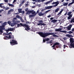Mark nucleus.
<instances>
[{"label": "nucleus", "mask_w": 74, "mask_h": 74, "mask_svg": "<svg viewBox=\"0 0 74 74\" xmlns=\"http://www.w3.org/2000/svg\"><path fill=\"white\" fill-rule=\"evenodd\" d=\"M38 34L40 35L41 37H42L45 38L47 36H49V35H53V37H58V36L55 35L56 34V33H55L48 32L44 33L43 32H39L38 33Z\"/></svg>", "instance_id": "f257e3e1"}, {"label": "nucleus", "mask_w": 74, "mask_h": 74, "mask_svg": "<svg viewBox=\"0 0 74 74\" xmlns=\"http://www.w3.org/2000/svg\"><path fill=\"white\" fill-rule=\"evenodd\" d=\"M10 31V29H8L6 30L7 32V34L5 33H4L3 34L4 35H9V36L8 37L7 36H5V37L3 38V39L4 40H8L9 38H14V36H12V37H11V36H12V33L11 32H10L9 33H8V32Z\"/></svg>", "instance_id": "f03ea898"}, {"label": "nucleus", "mask_w": 74, "mask_h": 74, "mask_svg": "<svg viewBox=\"0 0 74 74\" xmlns=\"http://www.w3.org/2000/svg\"><path fill=\"white\" fill-rule=\"evenodd\" d=\"M7 25V22H5L3 23L2 25V26H1L0 27V34H1L3 33V30H4V26H5Z\"/></svg>", "instance_id": "7ed1b4c3"}, {"label": "nucleus", "mask_w": 74, "mask_h": 74, "mask_svg": "<svg viewBox=\"0 0 74 74\" xmlns=\"http://www.w3.org/2000/svg\"><path fill=\"white\" fill-rule=\"evenodd\" d=\"M70 42L71 43L70 45L69 46L70 48H71L72 47L74 48V43L73 44L74 42V39L71 38L70 39Z\"/></svg>", "instance_id": "20e7f679"}, {"label": "nucleus", "mask_w": 74, "mask_h": 74, "mask_svg": "<svg viewBox=\"0 0 74 74\" xmlns=\"http://www.w3.org/2000/svg\"><path fill=\"white\" fill-rule=\"evenodd\" d=\"M10 43L12 45H15V44H18V42L12 39L10 40Z\"/></svg>", "instance_id": "39448f33"}, {"label": "nucleus", "mask_w": 74, "mask_h": 74, "mask_svg": "<svg viewBox=\"0 0 74 74\" xmlns=\"http://www.w3.org/2000/svg\"><path fill=\"white\" fill-rule=\"evenodd\" d=\"M62 29L60 28L59 29H55V31H56V32H60V33H66V31H62Z\"/></svg>", "instance_id": "423d86ee"}, {"label": "nucleus", "mask_w": 74, "mask_h": 74, "mask_svg": "<svg viewBox=\"0 0 74 74\" xmlns=\"http://www.w3.org/2000/svg\"><path fill=\"white\" fill-rule=\"evenodd\" d=\"M8 23L9 25H10L12 27L14 26L15 25H16V24H17V23L16 22L11 23V21H8Z\"/></svg>", "instance_id": "0eeeda50"}, {"label": "nucleus", "mask_w": 74, "mask_h": 74, "mask_svg": "<svg viewBox=\"0 0 74 74\" xmlns=\"http://www.w3.org/2000/svg\"><path fill=\"white\" fill-rule=\"evenodd\" d=\"M59 4V1H57V2H54L52 3V4H55L53 5V7H56L58 6V5Z\"/></svg>", "instance_id": "6e6552de"}, {"label": "nucleus", "mask_w": 74, "mask_h": 74, "mask_svg": "<svg viewBox=\"0 0 74 74\" xmlns=\"http://www.w3.org/2000/svg\"><path fill=\"white\" fill-rule=\"evenodd\" d=\"M52 1H53V0H50L48 2H45V4H46V5H47V4H49L50 3H51L52 2Z\"/></svg>", "instance_id": "1a4fd4ad"}, {"label": "nucleus", "mask_w": 74, "mask_h": 74, "mask_svg": "<svg viewBox=\"0 0 74 74\" xmlns=\"http://www.w3.org/2000/svg\"><path fill=\"white\" fill-rule=\"evenodd\" d=\"M58 45H59V43L58 42H56L55 43H54V45L53 46H52L51 47H52V48H54V47H55V46Z\"/></svg>", "instance_id": "9d476101"}, {"label": "nucleus", "mask_w": 74, "mask_h": 74, "mask_svg": "<svg viewBox=\"0 0 74 74\" xmlns=\"http://www.w3.org/2000/svg\"><path fill=\"white\" fill-rule=\"evenodd\" d=\"M33 11H34V10L28 11L26 13V14H27V15H29V14H32V12H33Z\"/></svg>", "instance_id": "9b49d317"}, {"label": "nucleus", "mask_w": 74, "mask_h": 74, "mask_svg": "<svg viewBox=\"0 0 74 74\" xmlns=\"http://www.w3.org/2000/svg\"><path fill=\"white\" fill-rule=\"evenodd\" d=\"M51 8H52V6H47L45 8L46 10H49V9H51Z\"/></svg>", "instance_id": "f8f14e48"}, {"label": "nucleus", "mask_w": 74, "mask_h": 74, "mask_svg": "<svg viewBox=\"0 0 74 74\" xmlns=\"http://www.w3.org/2000/svg\"><path fill=\"white\" fill-rule=\"evenodd\" d=\"M37 12L35 14H31L29 15V18H31V17H34L36 15V14H37Z\"/></svg>", "instance_id": "ddd939ff"}, {"label": "nucleus", "mask_w": 74, "mask_h": 74, "mask_svg": "<svg viewBox=\"0 0 74 74\" xmlns=\"http://www.w3.org/2000/svg\"><path fill=\"white\" fill-rule=\"evenodd\" d=\"M38 15L39 16H42L43 15H44V13H42V12H40L38 13Z\"/></svg>", "instance_id": "4468645a"}, {"label": "nucleus", "mask_w": 74, "mask_h": 74, "mask_svg": "<svg viewBox=\"0 0 74 74\" xmlns=\"http://www.w3.org/2000/svg\"><path fill=\"white\" fill-rule=\"evenodd\" d=\"M66 36L67 37H69V38H70V37H73V36L71 35L67 34V35H66Z\"/></svg>", "instance_id": "2eb2a0df"}, {"label": "nucleus", "mask_w": 74, "mask_h": 74, "mask_svg": "<svg viewBox=\"0 0 74 74\" xmlns=\"http://www.w3.org/2000/svg\"><path fill=\"white\" fill-rule=\"evenodd\" d=\"M57 22V20L54 19L52 20L51 21V22H53V23H55V22Z\"/></svg>", "instance_id": "dca6fc26"}, {"label": "nucleus", "mask_w": 74, "mask_h": 74, "mask_svg": "<svg viewBox=\"0 0 74 74\" xmlns=\"http://www.w3.org/2000/svg\"><path fill=\"white\" fill-rule=\"evenodd\" d=\"M25 27H26L28 30H30V28H29V27H28V25H27L26 24H25Z\"/></svg>", "instance_id": "f3484780"}, {"label": "nucleus", "mask_w": 74, "mask_h": 74, "mask_svg": "<svg viewBox=\"0 0 74 74\" xmlns=\"http://www.w3.org/2000/svg\"><path fill=\"white\" fill-rule=\"evenodd\" d=\"M18 12L19 13H21L22 12V9H18Z\"/></svg>", "instance_id": "a211bd4d"}, {"label": "nucleus", "mask_w": 74, "mask_h": 74, "mask_svg": "<svg viewBox=\"0 0 74 74\" xmlns=\"http://www.w3.org/2000/svg\"><path fill=\"white\" fill-rule=\"evenodd\" d=\"M16 18H18V19H20L22 18L21 16H19V15H16Z\"/></svg>", "instance_id": "6ab92c4d"}, {"label": "nucleus", "mask_w": 74, "mask_h": 74, "mask_svg": "<svg viewBox=\"0 0 74 74\" xmlns=\"http://www.w3.org/2000/svg\"><path fill=\"white\" fill-rule=\"evenodd\" d=\"M8 5L9 6H10V7H14V5L11 4L10 3L8 4Z\"/></svg>", "instance_id": "aec40b11"}, {"label": "nucleus", "mask_w": 74, "mask_h": 74, "mask_svg": "<svg viewBox=\"0 0 74 74\" xmlns=\"http://www.w3.org/2000/svg\"><path fill=\"white\" fill-rule=\"evenodd\" d=\"M63 10H61L60 11V12H59V13H58V15H60V14H62V12H63Z\"/></svg>", "instance_id": "412c9836"}, {"label": "nucleus", "mask_w": 74, "mask_h": 74, "mask_svg": "<svg viewBox=\"0 0 74 74\" xmlns=\"http://www.w3.org/2000/svg\"><path fill=\"white\" fill-rule=\"evenodd\" d=\"M1 4H3V3L0 4V7H1V8H5V7L2 6L1 5Z\"/></svg>", "instance_id": "4be33fe9"}, {"label": "nucleus", "mask_w": 74, "mask_h": 74, "mask_svg": "<svg viewBox=\"0 0 74 74\" xmlns=\"http://www.w3.org/2000/svg\"><path fill=\"white\" fill-rule=\"evenodd\" d=\"M9 30L10 31H13L14 30V28H9Z\"/></svg>", "instance_id": "5701e85b"}, {"label": "nucleus", "mask_w": 74, "mask_h": 74, "mask_svg": "<svg viewBox=\"0 0 74 74\" xmlns=\"http://www.w3.org/2000/svg\"><path fill=\"white\" fill-rule=\"evenodd\" d=\"M59 10V8H57L56 10L55 11V12H58V11Z\"/></svg>", "instance_id": "b1692460"}, {"label": "nucleus", "mask_w": 74, "mask_h": 74, "mask_svg": "<svg viewBox=\"0 0 74 74\" xmlns=\"http://www.w3.org/2000/svg\"><path fill=\"white\" fill-rule=\"evenodd\" d=\"M70 22H71V23H72V22H73L74 23V18L72 19L71 21H70Z\"/></svg>", "instance_id": "393cba45"}, {"label": "nucleus", "mask_w": 74, "mask_h": 74, "mask_svg": "<svg viewBox=\"0 0 74 74\" xmlns=\"http://www.w3.org/2000/svg\"><path fill=\"white\" fill-rule=\"evenodd\" d=\"M68 33H69V34H72V33H73V32L71 31L68 32Z\"/></svg>", "instance_id": "a878e982"}, {"label": "nucleus", "mask_w": 74, "mask_h": 74, "mask_svg": "<svg viewBox=\"0 0 74 74\" xmlns=\"http://www.w3.org/2000/svg\"><path fill=\"white\" fill-rule=\"evenodd\" d=\"M44 25V24H42V23H40L38 24V26H39V25Z\"/></svg>", "instance_id": "bb28decb"}, {"label": "nucleus", "mask_w": 74, "mask_h": 74, "mask_svg": "<svg viewBox=\"0 0 74 74\" xmlns=\"http://www.w3.org/2000/svg\"><path fill=\"white\" fill-rule=\"evenodd\" d=\"M68 4V3H65L64 4V6H66Z\"/></svg>", "instance_id": "cd10ccee"}, {"label": "nucleus", "mask_w": 74, "mask_h": 74, "mask_svg": "<svg viewBox=\"0 0 74 74\" xmlns=\"http://www.w3.org/2000/svg\"><path fill=\"white\" fill-rule=\"evenodd\" d=\"M20 19V21H21L22 22H24V21H23V19H22V17Z\"/></svg>", "instance_id": "c85d7f7f"}, {"label": "nucleus", "mask_w": 74, "mask_h": 74, "mask_svg": "<svg viewBox=\"0 0 74 74\" xmlns=\"http://www.w3.org/2000/svg\"><path fill=\"white\" fill-rule=\"evenodd\" d=\"M49 11H51V10H47V11H46L45 12V14H47V13L49 12Z\"/></svg>", "instance_id": "c756f323"}, {"label": "nucleus", "mask_w": 74, "mask_h": 74, "mask_svg": "<svg viewBox=\"0 0 74 74\" xmlns=\"http://www.w3.org/2000/svg\"><path fill=\"white\" fill-rule=\"evenodd\" d=\"M71 13H72V12H68V14H67V15H71L70 14H71Z\"/></svg>", "instance_id": "7c9ffc66"}, {"label": "nucleus", "mask_w": 74, "mask_h": 74, "mask_svg": "<svg viewBox=\"0 0 74 74\" xmlns=\"http://www.w3.org/2000/svg\"><path fill=\"white\" fill-rule=\"evenodd\" d=\"M67 29L68 30H71V28H70V27H67Z\"/></svg>", "instance_id": "2f4dec72"}, {"label": "nucleus", "mask_w": 74, "mask_h": 74, "mask_svg": "<svg viewBox=\"0 0 74 74\" xmlns=\"http://www.w3.org/2000/svg\"><path fill=\"white\" fill-rule=\"evenodd\" d=\"M39 22L40 23H43V22L42 21V20H40L39 21Z\"/></svg>", "instance_id": "473e14b6"}, {"label": "nucleus", "mask_w": 74, "mask_h": 74, "mask_svg": "<svg viewBox=\"0 0 74 74\" xmlns=\"http://www.w3.org/2000/svg\"><path fill=\"white\" fill-rule=\"evenodd\" d=\"M11 11H12V9L10 10L8 12V14H10V12H11Z\"/></svg>", "instance_id": "72a5a7b5"}, {"label": "nucleus", "mask_w": 74, "mask_h": 74, "mask_svg": "<svg viewBox=\"0 0 74 74\" xmlns=\"http://www.w3.org/2000/svg\"><path fill=\"white\" fill-rule=\"evenodd\" d=\"M41 1L40 0H36V2H39V3H40V2H41Z\"/></svg>", "instance_id": "f704fd0d"}, {"label": "nucleus", "mask_w": 74, "mask_h": 74, "mask_svg": "<svg viewBox=\"0 0 74 74\" xmlns=\"http://www.w3.org/2000/svg\"><path fill=\"white\" fill-rule=\"evenodd\" d=\"M40 4H37L36 5V6H38V7H40Z\"/></svg>", "instance_id": "c9c22d12"}, {"label": "nucleus", "mask_w": 74, "mask_h": 74, "mask_svg": "<svg viewBox=\"0 0 74 74\" xmlns=\"http://www.w3.org/2000/svg\"><path fill=\"white\" fill-rule=\"evenodd\" d=\"M72 16H73V14H70V15H69V16L71 18L72 17Z\"/></svg>", "instance_id": "e433bc0d"}, {"label": "nucleus", "mask_w": 74, "mask_h": 74, "mask_svg": "<svg viewBox=\"0 0 74 74\" xmlns=\"http://www.w3.org/2000/svg\"><path fill=\"white\" fill-rule=\"evenodd\" d=\"M4 9H5V10H8V9H9V8H4Z\"/></svg>", "instance_id": "4c0bfd02"}, {"label": "nucleus", "mask_w": 74, "mask_h": 74, "mask_svg": "<svg viewBox=\"0 0 74 74\" xmlns=\"http://www.w3.org/2000/svg\"><path fill=\"white\" fill-rule=\"evenodd\" d=\"M17 0H14L13 3H15V2H16V1Z\"/></svg>", "instance_id": "58836bf2"}, {"label": "nucleus", "mask_w": 74, "mask_h": 74, "mask_svg": "<svg viewBox=\"0 0 74 74\" xmlns=\"http://www.w3.org/2000/svg\"><path fill=\"white\" fill-rule=\"evenodd\" d=\"M32 14H36V12L35 11L32 12Z\"/></svg>", "instance_id": "ea45409f"}, {"label": "nucleus", "mask_w": 74, "mask_h": 74, "mask_svg": "<svg viewBox=\"0 0 74 74\" xmlns=\"http://www.w3.org/2000/svg\"><path fill=\"white\" fill-rule=\"evenodd\" d=\"M69 27L71 28L72 27V25H70Z\"/></svg>", "instance_id": "a19ab883"}, {"label": "nucleus", "mask_w": 74, "mask_h": 74, "mask_svg": "<svg viewBox=\"0 0 74 74\" xmlns=\"http://www.w3.org/2000/svg\"><path fill=\"white\" fill-rule=\"evenodd\" d=\"M4 1L5 2V3H7L8 2V0H4Z\"/></svg>", "instance_id": "79ce46f5"}, {"label": "nucleus", "mask_w": 74, "mask_h": 74, "mask_svg": "<svg viewBox=\"0 0 74 74\" xmlns=\"http://www.w3.org/2000/svg\"><path fill=\"white\" fill-rule=\"evenodd\" d=\"M67 36H66V37H65L64 38V40H66V39H67Z\"/></svg>", "instance_id": "37998d69"}, {"label": "nucleus", "mask_w": 74, "mask_h": 74, "mask_svg": "<svg viewBox=\"0 0 74 74\" xmlns=\"http://www.w3.org/2000/svg\"><path fill=\"white\" fill-rule=\"evenodd\" d=\"M46 41H49V39L47 38L46 39Z\"/></svg>", "instance_id": "c03bdc74"}, {"label": "nucleus", "mask_w": 74, "mask_h": 74, "mask_svg": "<svg viewBox=\"0 0 74 74\" xmlns=\"http://www.w3.org/2000/svg\"><path fill=\"white\" fill-rule=\"evenodd\" d=\"M21 21H17V22H16V23H17V24L18 23H20Z\"/></svg>", "instance_id": "a18cd8bd"}, {"label": "nucleus", "mask_w": 74, "mask_h": 74, "mask_svg": "<svg viewBox=\"0 0 74 74\" xmlns=\"http://www.w3.org/2000/svg\"><path fill=\"white\" fill-rule=\"evenodd\" d=\"M66 46L65 45H64V49H65L66 48Z\"/></svg>", "instance_id": "49530a36"}, {"label": "nucleus", "mask_w": 74, "mask_h": 74, "mask_svg": "<svg viewBox=\"0 0 74 74\" xmlns=\"http://www.w3.org/2000/svg\"><path fill=\"white\" fill-rule=\"evenodd\" d=\"M71 31H72V32H74V28H72L71 29Z\"/></svg>", "instance_id": "de8ad7c7"}, {"label": "nucleus", "mask_w": 74, "mask_h": 74, "mask_svg": "<svg viewBox=\"0 0 74 74\" xmlns=\"http://www.w3.org/2000/svg\"><path fill=\"white\" fill-rule=\"evenodd\" d=\"M50 44H52V40H51L49 42Z\"/></svg>", "instance_id": "09e8293b"}, {"label": "nucleus", "mask_w": 74, "mask_h": 74, "mask_svg": "<svg viewBox=\"0 0 74 74\" xmlns=\"http://www.w3.org/2000/svg\"><path fill=\"white\" fill-rule=\"evenodd\" d=\"M20 25L19 24H17V27H19V26H20Z\"/></svg>", "instance_id": "8fccbe9b"}, {"label": "nucleus", "mask_w": 74, "mask_h": 74, "mask_svg": "<svg viewBox=\"0 0 74 74\" xmlns=\"http://www.w3.org/2000/svg\"><path fill=\"white\" fill-rule=\"evenodd\" d=\"M25 11H27L28 10V8H27L25 9Z\"/></svg>", "instance_id": "3c124183"}, {"label": "nucleus", "mask_w": 74, "mask_h": 74, "mask_svg": "<svg viewBox=\"0 0 74 74\" xmlns=\"http://www.w3.org/2000/svg\"><path fill=\"white\" fill-rule=\"evenodd\" d=\"M71 19V17H70L69 16L68 17V19Z\"/></svg>", "instance_id": "603ef678"}, {"label": "nucleus", "mask_w": 74, "mask_h": 74, "mask_svg": "<svg viewBox=\"0 0 74 74\" xmlns=\"http://www.w3.org/2000/svg\"><path fill=\"white\" fill-rule=\"evenodd\" d=\"M3 11H4V10H0V13L1 12Z\"/></svg>", "instance_id": "864d4df0"}, {"label": "nucleus", "mask_w": 74, "mask_h": 74, "mask_svg": "<svg viewBox=\"0 0 74 74\" xmlns=\"http://www.w3.org/2000/svg\"><path fill=\"white\" fill-rule=\"evenodd\" d=\"M69 4H70V5H71V4H73V2H72L71 3H69Z\"/></svg>", "instance_id": "5fc2aeb1"}, {"label": "nucleus", "mask_w": 74, "mask_h": 74, "mask_svg": "<svg viewBox=\"0 0 74 74\" xmlns=\"http://www.w3.org/2000/svg\"><path fill=\"white\" fill-rule=\"evenodd\" d=\"M24 2H25V1H22V2L21 3V4H23V3H24Z\"/></svg>", "instance_id": "6e6d98bb"}, {"label": "nucleus", "mask_w": 74, "mask_h": 74, "mask_svg": "<svg viewBox=\"0 0 74 74\" xmlns=\"http://www.w3.org/2000/svg\"><path fill=\"white\" fill-rule=\"evenodd\" d=\"M14 20H16V18H13Z\"/></svg>", "instance_id": "4d7b16f0"}, {"label": "nucleus", "mask_w": 74, "mask_h": 74, "mask_svg": "<svg viewBox=\"0 0 74 74\" xmlns=\"http://www.w3.org/2000/svg\"><path fill=\"white\" fill-rule=\"evenodd\" d=\"M33 1H35V2H36L37 0H32Z\"/></svg>", "instance_id": "13d9d810"}, {"label": "nucleus", "mask_w": 74, "mask_h": 74, "mask_svg": "<svg viewBox=\"0 0 74 74\" xmlns=\"http://www.w3.org/2000/svg\"><path fill=\"white\" fill-rule=\"evenodd\" d=\"M53 19V17H51L50 18V20H52Z\"/></svg>", "instance_id": "bf43d9fd"}, {"label": "nucleus", "mask_w": 74, "mask_h": 74, "mask_svg": "<svg viewBox=\"0 0 74 74\" xmlns=\"http://www.w3.org/2000/svg\"><path fill=\"white\" fill-rule=\"evenodd\" d=\"M43 41L44 42H45V39H43Z\"/></svg>", "instance_id": "052dcab7"}, {"label": "nucleus", "mask_w": 74, "mask_h": 74, "mask_svg": "<svg viewBox=\"0 0 74 74\" xmlns=\"http://www.w3.org/2000/svg\"><path fill=\"white\" fill-rule=\"evenodd\" d=\"M20 25H21V26H23V24L22 23H20Z\"/></svg>", "instance_id": "680f3d73"}, {"label": "nucleus", "mask_w": 74, "mask_h": 74, "mask_svg": "<svg viewBox=\"0 0 74 74\" xmlns=\"http://www.w3.org/2000/svg\"><path fill=\"white\" fill-rule=\"evenodd\" d=\"M47 17H48V18H50V17H51V15H49V16H47Z\"/></svg>", "instance_id": "e2e57ef3"}, {"label": "nucleus", "mask_w": 74, "mask_h": 74, "mask_svg": "<svg viewBox=\"0 0 74 74\" xmlns=\"http://www.w3.org/2000/svg\"><path fill=\"white\" fill-rule=\"evenodd\" d=\"M22 12L23 14H24L25 13V11H23Z\"/></svg>", "instance_id": "0e129e2a"}, {"label": "nucleus", "mask_w": 74, "mask_h": 74, "mask_svg": "<svg viewBox=\"0 0 74 74\" xmlns=\"http://www.w3.org/2000/svg\"><path fill=\"white\" fill-rule=\"evenodd\" d=\"M33 4H36V2H33L32 3Z\"/></svg>", "instance_id": "69168bd1"}, {"label": "nucleus", "mask_w": 74, "mask_h": 74, "mask_svg": "<svg viewBox=\"0 0 74 74\" xmlns=\"http://www.w3.org/2000/svg\"><path fill=\"white\" fill-rule=\"evenodd\" d=\"M13 22H15V20H13Z\"/></svg>", "instance_id": "338daca9"}, {"label": "nucleus", "mask_w": 74, "mask_h": 74, "mask_svg": "<svg viewBox=\"0 0 74 74\" xmlns=\"http://www.w3.org/2000/svg\"><path fill=\"white\" fill-rule=\"evenodd\" d=\"M72 3H74V0H73V1H72Z\"/></svg>", "instance_id": "774afa93"}]
</instances>
